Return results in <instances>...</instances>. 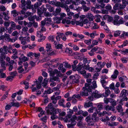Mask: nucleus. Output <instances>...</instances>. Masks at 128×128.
Returning a JSON list of instances; mask_svg holds the SVG:
<instances>
[{"instance_id": "29", "label": "nucleus", "mask_w": 128, "mask_h": 128, "mask_svg": "<svg viewBox=\"0 0 128 128\" xmlns=\"http://www.w3.org/2000/svg\"><path fill=\"white\" fill-rule=\"evenodd\" d=\"M111 114V113H109L107 112L106 111H104L102 112H100L98 114V116L100 117H102L104 116H105L106 115H110Z\"/></svg>"}, {"instance_id": "8", "label": "nucleus", "mask_w": 128, "mask_h": 128, "mask_svg": "<svg viewBox=\"0 0 128 128\" xmlns=\"http://www.w3.org/2000/svg\"><path fill=\"white\" fill-rule=\"evenodd\" d=\"M94 89L93 90L92 89L91 90H90L89 91H88V92L90 94V93H92V94L95 98H98L102 96V94L99 93L96 90L94 92Z\"/></svg>"}, {"instance_id": "58", "label": "nucleus", "mask_w": 128, "mask_h": 128, "mask_svg": "<svg viewBox=\"0 0 128 128\" xmlns=\"http://www.w3.org/2000/svg\"><path fill=\"white\" fill-rule=\"evenodd\" d=\"M63 3H61L60 2H56L55 4V5L57 7H60L61 8L63 7Z\"/></svg>"}, {"instance_id": "39", "label": "nucleus", "mask_w": 128, "mask_h": 128, "mask_svg": "<svg viewBox=\"0 0 128 128\" xmlns=\"http://www.w3.org/2000/svg\"><path fill=\"white\" fill-rule=\"evenodd\" d=\"M94 17L96 18L95 21L97 22H100V18H101V16L98 14H96L95 15Z\"/></svg>"}, {"instance_id": "7", "label": "nucleus", "mask_w": 128, "mask_h": 128, "mask_svg": "<svg viewBox=\"0 0 128 128\" xmlns=\"http://www.w3.org/2000/svg\"><path fill=\"white\" fill-rule=\"evenodd\" d=\"M83 64L82 62L80 63L78 66L77 67V71L79 73L82 74L84 77L86 73V71L85 70H82V65Z\"/></svg>"}, {"instance_id": "53", "label": "nucleus", "mask_w": 128, "mask_h": 128, "mask_svg": "<svg viewBox=\"0 0 128 128\" xmlns=\"http://www.w3.org/2000/svg\"><path fill=\"white\" fill-rule=\"evenodd\" d=\"M122 31L117 30L115 31L114 34V36L115 37H117L119 36L122 33Z\"/></svg>"}, {"instance_id": "16", "label": "nucleus", "mask_w": 128, "mask_h": 128, "mask_svg": "<svg viewBox=\"0 0 128 128\" xmlns=\"http://www.w3.org/2000/svg\"><path fill=\"white\" fill-rule=\"evenodd\" d=\"M8 48L6 46H4L3 47V49L2 48H0V53L4 54H7L8 51Z\"/></svg>"}, {"instance_id": "30", "label": "nucleus", "mask_w": 128, "mask_h": 128, "mask_svg": "<svg viewBox=\"0 0 128 128\" xmlns=\"http://www.w3.org/2000/svg\"><path fill=\"white\" fill-rule=\"evenodd\" d=\"M100 120L103 122H104V124H108L109 122H108V121L109 120V118L108 116H107L106 118H100Z\"/></svg>"}, {"instance_id": "49", "label": "nucleus", "mask_w": 128, "mask_h": 128, "mask_svg": "<svg viewBox=\"0 0 128 128\" xmlns=\"http://www.w3.org/2000/svg\"><path fill=\"white\" fill-rule=\"evenodd\" d=\"M116 109L119 112H122L123 111V109L122 106L120 105L116 107Z\"/></svg>"}, {"instance_id": "48", "label": "nucleus", "mask_w": 128, "mask_h": 128, "mask_svg": "<svg viewBox=\"0 0 128 128\" xmlns=\"http://www.w3.org/2000/svg\"><path fill=\"white\" fill-rule=\"evenodd\" d=\"M50 81L51 82H53L54 81L59 82L60 79L58 77L55 76L53 78H50Z\"/></svg>"}, {"instance_id": "35", "label": "nucleus", "mask_w": 128, "mask_h": 128, "mask_svg": "<svg viewBox=\"0 0 128 128\" xmlns=\"http://www.w3.org/2000/svg\"><path fill=\"white\" fill-rule=\"evenodd\" d=\"M84 68L86 70H88L90 72H93L94 70L93 68L90 67L89 65L88 64H87L86 67Z\"/></svg>"}, {"instance_id": "59", "label": "nucleus", "mask_w": 128, "mask_h": 128, "mask_svg": "<svg viewBox=\"0 0 128 128\" xmlns=\"http://www.w3.org/2000/svg\"><path fill=\"white\" fill-rule=\"evenodd\" d=\"M51 99L52 100V102L54 104H56L57 102V100L55 98V95H54L51 97Z\"/></svg>"}, {"instance_id": "14", "label": "nucleus", "mask_w": 128, "mask_h": 128, "mask_svg": "<svg viewBox=\"0 0 128 128\" xmlns=\"http://www.w3.org/2000/svg\"><path fill=\"white\" fill-rule=\"evenodd\" d=\"M88 112L90 113H92L94 112L93 114L96 116L97 114H98V111L96 108L92 106L88 110Z\"/></svg>"}, {"instance_id": "54", "label": "nucleus", "mask_w": 128, "mask_h": 128, "mask_svg": "<svg viewBox=\"0 0 128 128\" xmlns=\"http://www.w3.org/2000/svg\"><path fill=\"white\" fill-rule=\"evenodd\" d=\"M3 14L4 15V20H8V19L9 18L8 13H7L6 14L5 12H3Z\"/></svg>"}, {"instance_id": "34", "label": "nucleus", "mask_w": 128, "mask_h": 128, "mask_svg": "<svg viewBox=\"0 0 128 128\" xmlns=\"http://www.w3.org/2000/svg\"><path fill=\"white\" fill-rule=\"evenodd\" d=\"M53 20L56 23L58 24L60 22L62 19L60 17L55 16Z\"/></svg>"}, {"instance_id": "45", "label": "nucleus", "mask_w": 128, "mask_h": 128, "mask_svg": "<svg viewBox=\"0 0 128 128\" xmlns=\"http://www.w3.org/2000/svg\"><path fill=\"white\" fill-rule=\"evenodd\" d=\"M118 122H114L111 123L109 122L108 124V125L109 126H115L118 125Z\"/></svg>"}, {"instance_id": "47", "label": "nucleus", "mask_w": 128, "mask_h": 128, "mask_svg": "<svg viewBox=\"0 0 128 128\" xmlns=\"http://www.w3.org/2000/svg\"><path fill=\"white\" fill-rule=\"evenodd\" d=\"M92 106V103L91 102H89L86 103L84 104V106L85 108H89Z\"/></svg>"}, {"instance_id": "32", "label": "nucleus", "mask_w": 128, "mask_h": 128, "mask_svg": "<svg viewBox=\"0 0 128 128\" xmlns=\"http://www.w3.org/2000/svg\"><path fill=\"white\" fill-rule=\"evenodd\" d=\"M55 36H50L48 38V39L52 42H54V44L56 45L57 44V42L56 41H54V38Z\"/></svg>"}, {"instance_id": "3", "label": "nucleus", "mask_w": 128, "mask_h": 128, "mask_svg": "<svg viewBox=\"0 0 128 128\" xmlns=\"http://www.w3.org/2000/svg\"><path fill=\"white\" fill-rule=\"evenodd\" d=\"M96 116L95 115H94V114H93L92 118L90 116L86 117V120L89 125H92L94 124V122L98 121L99 120V118Z\"/></svg>"}, {"instance_id": "41", "label": "nucleus", "mask_w": 128, "mask_h": 128, "mask_svg": "<svg viewBox=\"0 0 128 128\" xmlns=\"http://www.w3.org/2000/svg\"><path fill=\"white\" fill-rule=\"evenodd\" d=\"M46 51H48L52 49L51 44L49 43H48L46 45Z\"/></svg>"}, {"instance_id": "36", "label": "nucleus", "mask_w": 128, "mask_h": 128, "mask_svg": "<svg viewBox=\"0 0 128 128\" xmlns=\"http://www.w3.org/2000/svg\"><path fill=\"white\" fill-rule=\"evenodd\" d=\"M19 59L20 60H22L23 62L26 61L28 60V58L24 56L23 54L21 55V56L20 57Z\"/></svg>"}, {"instance_id": "24", "label": "nucleus", "mask_w": 128, "mask_h": 128, "mask_svg": "<svg viewBox=\"0 0 128 128\" xmlns=\"http://www.w3.org/2000/svg\"><path fill=\"white\" fill-rule=\"evenodd\" d=\"M119 72L117 70H115L114 71L113 74L111 76V78L113 79L116 78L118 75Z\"/></svg>"}, {"instance_id": "1", "label": "nucleus", "mask_w": 128, "mask_h": 128, "mask_svg": "<svg viewBox=\"0 0 128 128\" xmlns=\"http://www.w3.org/2000/svg\"><path fill=\"white\" fill-rule=\"evenodd\" d=\"M92 80L87 79L86 80V82L88 83H86L85 85V86L83 88V91L81 93V95L82 96H88V91L91 90V89L94 90L97 87L96 81H94L92 82L93 86L91 85Z\"/></svg>"}, {"instance_id": "60", "label": "nucleus", "mask_w": 128, "mask_h": 128, "mask_svg": "<svg viewBox=\"0 0 128 128\" xmlns=\"http://www.w3.org/2000/svg\"><path fill=\"white\" fill-rule=\"evenodd\" d=\"M106 64V63L104 62H103L102 63L101 62H99L98 63V65L100 66L101 68H102Z\"/></svg>"}, {"instance_id": "56", "label": "nucleus", "mask_w": 128, "mask_h": 128, "mask_svg": "<svg viewBox=\"0 0 128 128\" xmlns=\"http://www.w3.org/2000/svg\"><path fill=\"white\" fill-rule=\"evenodd\" d=\"M62 22L63 24L66 23L67 24H69L71 23V21L70 20H67L66 18H65L62 20Z\"/></svg>"}, {"instance_id": "40", "label": "nucleus", "mask_w": 128, "mask_h": 128, "mask_svg": "<svg viewBox=\"0 0 128 128\" xmlns=\"http://www.w3.org/2000/svg\"><path fill=\"white\" fill-rule=\"evenodd\" d=\"M11 14L12 15L15 17L18 15L19 14V12H17L16 10H14L12 11Z\"/></svg>"}, {"instance_id": "19", "label": "nucleus", "mask_w": 128, "mask_h": 128, "mask_svg": "<svg viewBox=\"0 0 128 128\" xmlns=\"http://www.w3.org/2000/svg\"><path fill=\"white\" fill-rule=\"evenodd\" d=\"M53 92V90L50 88H49L47 90L44 91L42 96L43 97H46L47 96V94H49L52 92Z\"/></svg>"}, {"instance_id": "28", "label": "nucleus", "mask_w": 128, "mask_h": 128, "mask_svg": "<svg viewBox=\"0 0 128 128\" xmlns=\"http://www.w3.org/2000/svg\"><path fill=\"white\" fill-rule=\"evenodd\" d=\"M90 60H88L86 58H85L83 59V66H82V67L84 68H85L86 67V64L87 63V64H89L90 63Z\"/></svg>"}, {"instance_id": "31", "label": "nucleus", "mask_w": 128, "mask_h": 128, "mask_svg": "<svg viewBox=\"0 0 128 128\" xmlns=\"http://www.w3.org/2000/svg\"><path fill=\"white\" fill-rule=\"evenodd\" d=\"M47 52V55L46 56H52L56 54V51L55 50H52V49Z\"/></svg>"}, {"instance_id": "43", "label": "nucleus", "mask_w": 128, "mask_h": 128, "mask_svg": "<svg viewBox=\"0 0 128 128\" xmlns=\"http://www.w3.org/2000/svg\"><path fill=\"white\" fill-rule=\"evenodd\" d=\"M113 100L112 99L110 98H105L104 99V101L105 103L107 104L109 102H111Z\"/></svg>"}, {"instance_id": "23", "label": "nucleus", "mask_w": 128, "mask_h": 128, "mask_svg": "<svg viewBox=\"0 0 128 128\" xmlns=\"http://www.w3.org/2000/svg\"><path fill=\"white\" fill-rule=\"evenodd\" d=\"M19 39L21 41V43L22 44L25 45L27 44L26 37L20 36L19 37Z\"/></svg>"}, {"instance_id": "13", "label": "nucleus", "mask_w": 128, "mask_h": 128, "mask_svg": "<svg viewBox=\"0 0 128 128\" xmlns=\"http://www.w3.org/2000/svg\"><path fill=\"white\" fill-rule=\"evenodd\" d=\"M6 58V56L4 54H1L0 56V63L2 66L4 68L5 65V62L4 60Z\"/></svg>"}, {"instance_id": "64", "label": "nucleus", "mask_w": 128, "mask_h": 128, "mask_svg": "<svg viewBox=\"0 0 128 128\" xmlns=\"http://www.w3.org/2000/svg\"><path fill=\"white\" fill-rule=\"evenodd\" d=\"M42 4V3L41 2L38 3L37 2L34 5V8L36 10L39 6H40Z\"/></svg>"}, {"instance_id": "26", "label": "nucleus", "mask_w": 128, "mask_h": 128, "mask_svg": "<svg viewBox=\"0 0 128 128\" xmlns=\"http://www.w3.org/2000/svg\"><path fill=\"white\" fill-rule=\"evenodd\" d=\"M86 17L89 19V21H93L94 18V16L91 13L87 14L86 15Z\"/></svg>"}, {"instance_id": "4", "label": "nucleus", "mask_w": 128, "mask_h": 128, "mask_svg": "<svg viewBox=\"0 0 128 128\" xmlns=\"http://www.w3.org/2000/svg\"><path fill=\"white\" fill-rule=\"evenodd\" d=\"M89 20L87 18L85 19L84 20H80L76 22V24L78 25H79L81 26H83L84 24H86L87 28L91 27L90 25V22H89Z\"/></svg>"}, {"instance_id": "62", "label": "nucleus", "mask_w": 128, "mask_h": 128, "mask_svg": "<svg viewBox=\"0 0 128 128\" xmlns=\"http://www.w3.org/2000/svg\"><path fill=\"white\" fill-rule=\"evenodd\" d=\"M95 70L97 72H99L102 69V68L100 67V66L98 65V64L96 66Z\"/></svg>"}, {"instance_id": "57", "label": "nucleus", "mask_w": 128, "mask_h": 128, "mask_svg": "<svg viewBox=\"0 0 128 128\" xmlns=\"http://www.w3.org/2000/svg\"><path fill=\"white\" fill-rule=\"evenodd\" d=\"M128 44V41L127 40H125L123 44L121 45H119L118 46V47L119 48H122L123 46H126L127 44Z\"/></svg>"}, {"instance_id": "55", "label": "nucleus", "mask_w": 128, "mask_h": 128, "mask_svg": "<svg viewBox=\"0 0 128 128\" xmlns=\"http://www.w3.org/2000/svg\"><path fill=\"white\" fill-rule=\"evenodd\" d=\"M74 13L72 12H68L67 13V15L69 16L68 17V18L70 19H71L72 18V16H73Z\"/></svg>"}, {"instance_id": "51", "label": "nucleus", "mask_w": 128, "mask_h": 128, "mask_svg": "<svg viewBox=\"0 0 128 128\" xmlns=\"http://www.w3.org/2000/svg\"><path fill=\"white\" fill-rule=\"evenodd\" d=\"M57 36H56V39L58 41H60V38H61V36L63 35L62 33H57Z\"/></svg>"}, {"instance_id": "46", "label": "nucleus", "mask_w": 128, "mask_h": 128, "mask_svg": "<svg viewBox=\"0 0 128 128\" xmlns=\"http://www.w3.org/2000/svg\"><path fill=\"white\" fill-rule=\"evenodd\" d=\"M92 28L93 29H96L99 28V27L98 24L96 23H92Z\"/></svg>"}, {"instance_id": "20", "label": "nucleus", "mask_w": 128, "mask_h": 128, "mask_svg": "<svg viewBox=\"0 0 128 128\" xmlns=\"http://www.w3.org/2000/svg\"><path fill=\"white\" fill-rule=\"evenodd\" d=\"M104 109L106 111L111 110L113 112H114L115 110V108L114 107L110 106L108 105L105 106Z\"/></svg>"}, {"instance_id": "22", "label": "nucleus", "mask_w": 128, "mask_h": 128, "mask_svg": "<svg viewBox=\"0 0 128 128\" xmlns=\"http://www.w3.org/2000/svg\"><path fill=\"white\" fill-rule=\"evenodd\" d=\"M105 92L104 93H103L102 96L105 97H107L110 94V92L109 90V88H105Z\"/></svg>"}, {"instance_id": "33", "label": "nucleus", "mask_w": 128, "mask_h": 128, "mask_svg": "<svg viewBox=\"0 0 128 128\" xmlns=\"http://www.w3.org/2000/svg\"><path fill=\"white\" fill-rule=\"evenodd\" d=\"M104 52V49L100 47H98V51L96 53H99L100 54H103Z\"/></svg>"}, {"instance_id": "25", "label": "nucleus", "mask_w": 128, "mask_h": 128, "mask_svg": "<svg viewBox=\"0 0 128 128\" xmlns=\"http://www.w3.org/2000/svg\"><path fill=\"white\" fill-rule=\"evenodd\" d=\"M98 2L101 4V7L103 8L104 7L105 4L103 3L104 2L106 3H107L110 0H97Z\"/></svg>"}, {"instance_id": "10", "label": "nucleus", "mask_w": 128, "mask_h": 128, "mask_svg": "<svg viewBox=\"0 0 128 128\" xmlns=\"http://www.w3.org/2000/svg\"><path fill=\"white\" fill-rule=\"evenodd\" d=\"M43 78L42 76L39 77L38 78V81H36L34 82V84L32 85V86H36L38 88H40L41 87V82Z\"/></svg>"}, {"instance_id": "21", "label": "nucleus", "mask_w": 128, "mask_h": 128, "mask_svg": "<svg viewBox=\"0 0 128 128\" xmlns=\"http://www.w3.org/2000/svg\"><path fill=\"white\" fill-rule=\"evenodd\" d=\"M124 22L122 19H120L118 21L117 20H114L113 22V24L115 25L119 26L120 24L124 23Z\"/></svg>"}, {"instance_id": "2", "label": "nucleus", "mask_w": 128, "mask_h": 128, "mask_svg": "<svg viewBox=\"0 0 128 128\" xmlns=\"http://www.w3.org/2000/svg\"><path fill=\"white\" fill-rule=\"evenodd\" d=\"M46 110L48 114L52 115L51 118L52 120H54L57 118V116L54 114H55L54 111L55 109L51 103L48 104L47 107L46 108Z\"/></svg>"}, {"instance_id": "27", "label": "nucleus", "mask_w": 128, "mask_h": 128, "mask_svg": "<svg viewBox=\"0 0 128 128\" xmlns=\"http://www.w3.org/2000/svg\"><path fill=\"white\" fill-rule=\"evenodd\" d=\"M61 10V9L60 8H56L55 11L53 12L52 14L54 16L57 15L60 12Z\"/></svg>"}, {"instance_id": "52", "label": "nucleus", "mask_w": 128, "mask_h": 128, "mask_svg": "<svg viewBox=\"0 0 128 128\" xmlns=\"http://www.w3.org/2000/svg\"><path fill=\"white\" fill-rule=\"evenodd\" d=\"M10 104L12 105V106H14L16 107H18L20 106V104L18 102H10Z\"/></svg>"}, {"instance_id": "63", "label": "nucleus", "mask_w": 128, "mask_h": 128, "mask_svg": "<svg viewBox=\"0 0 128 128\" xmlns=\"http://www.w3.org/2000/svg\"><path fill=\"white\" fill-rule=\"evenodd\" d=\"M65 52L67 54H70L72 52V50L71 48H66V49Z\"/></svg>"}, {"instance_id": "38", "label": "nucleus", "mask_w": 128, "mask_h": 128, "mask_svg": "<svg viewBox=\"0 0 128 128\" xmlns=\"http://www.w3.org/2000/svg\"><path fill=\"white\" fill-rule=\"evenodd\" d=\"M80 78V77L79 75L77 74H75L74 83L78 82H79V80Z\"/></svg>"}, {"instance_id": "50", "label": "nucleus", "mask_w": 128, "mask_h": 128, "mask_svg": "<svg viewBox=\"0 0 128 128\" xmlns=\"http://www.w3.org/2000/svg\"><path fill=\"white\" fill-rule=\"evenodd\" d=\"M64 100L63 99H61L58 102L59 105L60 106H62L64 107H65L64 104Z\"/></svg>"}, {"instance_id": "9", "label": "nucleus", "mask_w": 128, "mask_h": 128, "mask_svg": "<svg viewBox=\"0 0 128 128\" xmlns=\"http://www.w3.org/2000/svg\"><path fill=\"white\" fill-rule=\"evenodd\" d=\"M76 118V117L75 115L73 116L72 118L70 119L71 124H68L67 126L68 128H72L73 126H74L76 124V122L75 120Z\"/></svg>"}, {"instance_id": "15", "label": "nucleus", "mask_w": 128, "mask_h": 128, "mask_svg": "<svg viewBox=\"0 0 128 128\" xmlns=\"http://www.w3.org/2000/svg\"><path fill=\"white\" fill-rule=\"evenodd\" d=\"M56 74V76L59 77H61L62 76V74L60 73V71H59L55 69L50 73V74L52 76H54Z\"/></svg>"}, {"instance_id": "6", "label": "nucleus", "mask_w": 128, "mask_h": 128, "mask_svg": "<svg viewBox=\"0 0 128 128\" xmlns=\"http://www.w3.org/2000/svg\"><path fill=\"white\" fill-rule=\"evenodd\" d=\"M128 95V91L126 90H123L121 92L120 94V98L122 97V99L121 101H120V102L121 103L122 101H127L128 100L127 98L126 97Z\"/></svg>"}, {"instance_id": "42", "label": "nucleus", "mask_w": 128, "mask_h": 128, "mask_svg": "<svg viewBox=\"0 0 128 128\" xmlns=\"http://www.w3.org/2000/svg\"><path fill=\"white\" fill-rule=\"evenodd\" d=\"M21 84H24L25 86V88L26 89H27L28 87L29 84L28 82L24 80L20 82Z\"/></svg>"}, {"instance_id": "12", "label": "nucleus", "mask_w": 128, "mask_h": 128, "mask_svg": "<svg viewBox=\"0 0 128 128\" xmlns=\"http://www.w3.org/2000/svg\"><path fill=\"white\" fill-rule=\"evenodd\" d=\"M9 36H10L9 34H5L4 36H1L0 38L2 39L4 38L5 40L7 41L10 42H14L17 40L16 38H15L14 39H11L9 37Z\"/></svg>"}, {"instance_id": "44", "label": "nucleus", "mask_w": 128, "mask_h": 128, "mask_svg": "<svg viewBox=\"0 0 128 128\" xmlns=\"http://www.w3.org/2000/svg\"><path fill=\"white\" fill-rule=\"evenodd\" d=\"M14 61L13 60H11L10 62H9V63L10 64V66L9 67L8 69L10 71L11 70L12 68V65L14 63Z\"/></svg>"}, {"instance_id": "11", "label": "nucleus", "mask_w": 128, "mask_h": 128, "mask_svg": "<svg viewBox=\"0 0 128 128\" xmlns=\"http://www.w3.org/2000/svg\"><path fill=\"white\" fill-rule=\"evenodd\" d=\"M51 18H45L44 20H43L41 22V26H44L45 24L48 26L52 24Z\"/></svg>"}, {"instance_id": "37", "label": "nucleus", "mask_w": 128, "mask_h": 128, "mask_svg": "<svg viewBox=\"0 0 128 128\" xmlns=\"http://www.w3.org/2000/svg\"><path fill=\"white\" fill-rule=\"evenodd\" d=\"M31 2L29 0H28L25 6H26V9H30L32 8V6L31 5Z\"/></svg>"}, {"instance_id": "17", "label": "nucleus", "mask_w": 128, "mask_h": 128, "mask_svg": "<svg viewBox=\"0 0 128 128\" xmlns=\"http://www.w3.org/2000/svg\"><path fill=\"white\" fill-rule=\"evenodd\" d=\"M123 5H121L120 4H115L113 7V8L114 10H116L119 7L120 9L123 8H125L126 6L125 4H124L122 3Z\"/></svg>"}, {"instance_id": "61", "label": "nucleus", "mask_w": 128, "mask_h": 128, "mask_svg": "<svg viewBox=\"0 0 128 128\" xmlns=\"http://www.w3.org/2000/svg\"><path fill=\"white\" fill-rule=\"evenodd\" d=\"M48 82V80L47 78L44 79L43 81V82L42 84L43 86L45 87L46 86Z\"/></svg>"}, {"instance_id": "5", "label": "nucleus", "mask_w": 128, "mask_h": 128, "mask_svg": "<svg viewBox=\"0 0 128 128\" xmlns=\"http://www.w3.org/2000/svg\"><path fill=\"white\" fill-rule=\"evenodd\" d=\"M73 111L70 109L67 110L68 114L66 117L65 118H61V120H64L66 122H70V119L73 113Z\"/></svg>"}, {"instance_id": "18", "label": "nucleus", "mask_w": 128, "mask_h": 128, "mask_svg": "<svg viewBox=\"0 0 128 128\" xmlns=\"http://www.w3.org/2000/svg\"><path fill=\"white\" fill-rule=\"evenodd\" d=\"M54 111L55 114L59 113V114L60 116H65L66 114L65 112H61V110L60 109L58 108L55 109Z\"/></svg>"}]
</instances>
